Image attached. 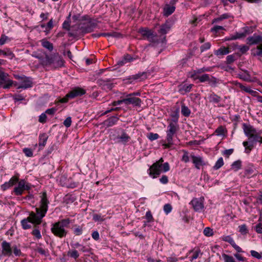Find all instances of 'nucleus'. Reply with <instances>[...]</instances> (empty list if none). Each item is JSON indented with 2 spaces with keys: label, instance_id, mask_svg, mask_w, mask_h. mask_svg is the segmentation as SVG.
<instances>
[{
  "label": "nucleus",
  "instance_id": "nucleus-55",
  "mask_svg": "<svg viewBox=\"0 0 262 262\" xmlns=\"http://www.w3.org/2000/svg\"><path fill=\"white\" fill-rule=\"evenodd\" d=\"M236 84V85L238 86L242 90L244 91L247 93H250V92H251V91L252 90L250 88L245 86L240 83L237 82Z\"/></svg>",
  "mask_w": 262,
  "mask_h": 262
},
{
  "label": "nucleus",
  "instance_id": "nucleus-15",
  "mask_svg": "<svg viewBox=\"0 0 262 262\" xmlns=\"http://www.w3.org/2000/svg\"><path fill=\"white\" fill-rule=\"evenodd\" d=\"M137 58L133 57L129 54H125L123 56L122 59L119 60L117 62V65H118L119 67H122L124 66L127 62H130L133 61L134 60L136 59Z\"/></svg>",
  "mask_w": 262,
  "mask_h": 262
},
{
  "label": "nucleus",
  "instance_id": "nucleus-6",
  "mask_svg": "<svg viewBox=\"0 0 262 262\" xmlns=\"http://www.w3.org/2000/svg\"><path fill=\"white\" fill-rule=\"evenodd\" d=\"M138 33L141 34L144 39H147L150 42L158 43L160 41L157 34L152 30L148 28H139Z\"/></svg>",
  "mask_w": 262,
  "mask_h": 262
},
{
  "label": "nucleus",
  "instance_id": "nucleus-28",
  "mask_svg": "<svg viewBox=\"0 0 262 262\" xmlns=\"http://www.w3.org/2000/svg\"><path fill=\"white\" fill-rule=\"evenodd\" d=\"M244 73L238 74V77L245 81H251V76L247 70L244 71Z\"/></svg>",
  "mask_w": 262,
  "mask_h": 262
},
{
  "label": "nucleus",
  "instance_id": "nucleus-2",
  "mask_svg": "<svg viewBox=\"0 0 262 262\" xmlns=\"http://www.w3.org/2000/svg\"><path fill=\"white\" fill-rule=\"evenodd\" d=\"M164 160L161 158L158 161L154 163L147 170L149 176L153 179L157 178L162 172L169 170L170 167L168 162L163 163Z\"/></svg>",
  "mask_w": 262,
  "mask_h": 262
},
{
  "label": "nucleus",
  "instance_id": "nucleus-20",
  "mask_svg": "<svg viewBox=\"0 0 262 262\" xmlns=\"http://www.w3.org/2000/svg\"><path fill=\"white\" fill-rule=\"evenodd\" d=\"M147 78V72H140L137 74L129 76V79L143 80Z\"/></svg>",
  "mask_w": 262,
  "mask_h": 262
},
{
  "label": "nucleus",
  "instance_id": "nucleus-32",
  "mask_svg": "<svg viewBox=\"0 0 262 262\" xmlns=\"http://www.w3.org/2000/svg\"><path fill=\"white\" fill-rule=\"evenodd\" d=\"M63 200L66 204H70L73 203L76 200V198L73 195L68 194L64 196Z\"/></svg>",
  "mask_w": 262,
  "mask_h": 262
},
{
  "label": "nucleus",
  "instance_id": "nucleus-56",
  "mask_svg": "<svg viewBox=\"0 0 262 262\" xmlns=\"http://www.w3.org/2000/svg\"><path fill=\"white\" fill-rule=\"evenodd\" d=\"M208 81L211 86H215L217 83V79L212 76L210 78V77L209 78V80Z\"/></svg>",
  "mask_w": 262,
  "mask_h": 262
},
{
  "label": "nucleus",
  "instance_id": "nucleus-48",
  "mask_svg": "<svg viewBox=\"0 0 262 262\" xmlns=\"http://www.w3.org/2000/svg\"><path fill=\"white\" fill-rule=\"evenodd\" d=\"M8 74L6 73L3 71L0 72V80L2 81L3 83L8 80Z\"/></svg>",
  "mask_w": 262,
  "mask_h": 262
},
{
  "label": "nucleus",
  "instance_id": "nucleus-30",
  "mask_svg": "<svg viewBox=\"0 0 262 262\" xmlns=\"http://www.w3.org/2000/svg\"><path fill=\"white\" fill-rule=\"evenodd\" d=\"M209 98V101L210 102H212V103H218L221 100V97L214 93L211 94L210 95Z\"/></svg>",
  "mask_w": 262,
  "mask_h": 262
},
{
  "label": "nucleus",
  "instance_id": "nucleus-19",
  "mask_svg": "<svg viewBox=\"0 0 262 262\" xmlns=\"http://www.w3.org/2000/svg\"><path fill=\"white\" fill-rule=\"evenodd\" d=\"M176 9L174 6H172L170 4H166L163 9V15L165 16H168L174 12Z\"/></svg>",
  "mask_w": 262,
  "mask_h": 262
},
{
  "label": "nucleus",
  "instance_id": "nucleus-34",
  "mask_svg": "<svg viewBox=\"0 0 262 262\" xmlns=\"http://www.w3.org/2000/svg\"><path fill=\"white\" fill-rule=\"evenodd\" d=\"M231 167L232 169H234L235 171L240 169L242 167V161L238 160L234 162L231 165Z\"/></svg>",
  "mask_w": 262,
  "mask_h": 262
},
{
  "label": "nucleus",
  "instance_id": "nucleus-31",
  "mask_svg": "<svg viewBox=\"0 0 262 262\" xmlns=\"http://www.w3.org/2000/svg\"><path fill=\"white\" fill-rule=\"evenodd\" d=\"M41 45L43 48L47 49L50 51H52L53 49V44L46 39L41 40Z\"/></svg>",
  "mask_w": 262,
  "mask_h": 262
},
{
  "label": "nucleus",
  "instance_id": "nucleus-46",
  "mask_svg": "<svg viewBox=\"0 0 262 262\" xmlns=\"http://www.w3.org/2000/svg\"><path fill=\"white\" fill-rule=\"evenodd\" d=\"M222 257L225 262H235L233 257L230 255L224 253L222 254Z\"/></svg>",
  "mask_w": 262,
  "mask_h": 262
},
{
  "label": "nucleus",
  "instance_id": "nucleus-24",
  "mask_svg": "<svg viewBox=\"0 0 262 262\" xmlns=\"http://www.w3.org/2000/svg\"><path fill=\"white\" fill-rule=\"evenodd\" d=\"M171 121L169 123L178 124L179 117V108H177L174 112L171 114Z\"/></svg>",
  "mask_w": 262,
  "mask_h": 262
},
{
  "label": "nucleus",
  "instance_id": "nucleus-13",
  "mask_svg": "<svg viewBox=\"0 0 262 262\" xmlns=\"http://www.w3.org/2000/svg\"><path fill=\"white\" fill-rule=\"evenodd\" d=\"M110 79L104 80L100 79L97 80V83L99 86H102V88L104 90L106 89L112 90L114 85L113 83H110Z\"/></svg>",
  "mask_w": 262,
  "mask_h": 262
},
{
  "label": "nucleus",
  "instance_id": "nucleus-9",
  "mask_svg": "<svg viewBox=\"0 0 262 262\" xmlns=\"http://www.w3.org/2000/svg\"><path fill=\"white\" fill-rule=\"evenodd\" d=\"M142 100L139 98L134 96H129V94L127 95L126 98H125V104L126 105L132 104L134 106L140 107Z\"/></svg>",
  "mask_w": 262,
  "mask_h": 262
},
{
  "label": "nucleus",
  "instance_id": "nucleus-39",
  "mask_svg": "<svg viewBox=\"0 0 262 262\" xmlns=\"http://www.w3.org/2000/svg\"><path fill=\"white\" fill-rule=\"evenodd\" d=\"M75 228L74 229L73 232L76 235H80L82 234L83 231V227L79 225H75Z\"/></svg>",
  "mask_w": 262,
  "mask_h": 262
},
{
  "label": "nucleus",
  "instance_id": "nucleus-17",
  "mask_svg": "<svg viewBox=\"0 0 262 262\" xmlns=\"http://www.w3.org/2000/svg\"><path fill=\"white\" fill-rule=\"evenodd\" d=\"M248 42L249 45H256L259 42H262V37L260 35L254 34L252 36L247 38Z\"/></svg>",
  "mask_w": 262,
  "mask_h": 262
},
{
  "label": "nucleus",
  "instance_id": "nucleus-11",
  "mask_svg": "<svg viewBox=\"0 0 262 262\" xmlns=\"http://www.w3.org/2000/svg\"><path fill=\"white\" fill-rule=\"evenodd\" d=\"M190 157L192 163L194 164L195 167L197 169H200L201 166L206 165V163L203 160V158L200 156H196L195 155H191Z\"/></svg>",
  "mask_w": 262,
  "mask_h": 262
},
{
  "label": "nucleus",
  "instance_id": "nucleus-59",
  "mask_svg": "<svg viewBox=\"0 0 262 262\" xmlns=\"http://www.w3.org/2000/svg\"><path fill=\"white\" fill-rule=\"evenodd\" d=\"M71 123H72V119H71V117H67L65 120L63 121V125L66 127H69L71 125Z\"/></svg>",
  "mask_w": 262,
  "mask_h": 262
},
{
  "label": "nucleus",
  "instance_id": "nucleus-21",
  "mask_svg": "<svg viewBox=\"0 0 262 262\" xmlns=\"http://www.w3.org/2000/svg\"><path fill=\"white\" fill-rule=\"evenodd\" d=\"M117 139L118 140V142L122 143L125 144L129 141L130 137L124 132V130H123L121 135L117 136Z\"/></svg>",
  "mask_w": 262,
  "mask_h": 262
},
{
  "label": "nucleus",
  "instance_id": "nucleus-61",
  "mask_svg": "<svg viewBox=\"0 0 262 262\" xmlns=\"http://www.w3.org/2000/svg\"><path fill=\"white\" fill-rule=\"evenodd\" d=\"M32 234L34 235L37 239H40L41 237L40 231L37 229H34L32 232Z\"/></svg>",
  "mask_w": 262,
  "mask_h": 262
},
{
  "label": "nucleus",
  "instance_id": "nucleus-45",
  "mask_svg": "<svg viewBox=\"0 0 262 262\" xmlns=\"http://www.w3.org/2000/svg\"><path fill=\"white\" fill-rule=\"evenodd\" d=\"M67 255L71 257L74 258L75 259H76L79 256L78 251L76 250L68 251Z\"/></svg>",
  "mask_w": 262,
  "mask_h": 262
},
{
  "label": "nucleus",
  "instance_id": "nucleus-25",
  "mask_svg": "<svg viewBox=\"0 0 262 262\" xmlns=\"http://www.w3.org/2000/svg\"><path fill=\"white\" fill-rule=\"evenodd\" d=\"M229 53V49L225 47H221L214 52V54L217 56L226 55Z\"/></svg>",
  "mask_w": 262,
  "mask_h": 262
},
{
  "label": "nucleus",
  "instance_id": "nucleus-26",
  "mask_svg": "<svg viewBox=\"0 0 262 262\" xmlns=\"http://www.w3.org/2000/svg\"><path fill=\"white\" fill-rule=\"evenodd\" d=\"M171 26L168 24H164L161 25L160 30H159V33L162 34H166L170 30Z\"/></svg>",
  "mask_w": 262,
  "mask_h": 262
},
{
  "label": "nucleus",
  "instance_id": "nucleus-50",
  "mask_svg": "<svg viewBox=\"0 0 262 262\" xmlns=\"http://www.w3.org/2000/svg\"><path fill=\"white\" fill-rule=\"evenodd\" d=\"M222 240L223 241L229 243L231 245H232V244H234L235 242L233 238L229 235L222 237Z\"/></svg>",
  "mask_w": 262,
  "mask_h": 262
},
{
  "label": "nucleus",
  "instance_id": "nucleus-10",
  "mask_svg": "<svg viewBox=\"0 0 262 262\" xmlns=\"http://www.w3.org/2000/svg\"><path fill=\"white\" fill-rule=\"evenodd\" d=\"M85 94V91L79 87L75 88L67 94V97L73 99L78 96H81Z\"/></svg>",
  "mask_w": 262,
  "mask_h": 262
},
{
  "label": "nucleus",
  "instance_id": "nucleus-22",
  "mask_svg": "<svg viewBox=\"0 0 262 262\" xmlns=\"http://www.w3.org/2000/svg\"><path fill=\"white\" fill-rule=\"evenodd\" d=\"M243 144L245 147V152L247 154H249L254 146L253 141L251 139L249 140V142L244 141Z\"/></svg>",
  "mask_w": 262,
  "mask_h": 262
},
{
  "label": "nucleus",
  "instance_id": "nucleus-8",
  "mask_svg": "<svg viewBox=\"0 0 262 262\" xmlns=\"http://www.w3.org/2000/svg\"><path fill=\"white\" fill-rule=\"evenodd\" d=\"M243 129L246 136L249 137V140L253 139L256 134V130L252 126L247 125L246 123L243 124Z\"/></svg>",
  "mask_w": 262,
  "mask_h": 262
},
{
  "label": "nucleus",
  "instance_id": "nucleus-40",
  "mask_svg": "<svg viewBox=\"0 0 262 262\" xmlns=\"http://www.w3.org/2000/svg\"><path fill=\"white\" fill-rule=\"evenodd\" d=\"M229 17H230V15L228 14L225 13V14L221 15L220 17L214 18L213 20L212 23H214L219 22L223 19H227V18H229Z\"/></svg>",
  "mask_w": 262,
  "mask_h": 262
},
{
  "label": "nucleus",
  "instance_id": "nucleus-3",
  "mask_svg": "<svg viewBox=\"0 0 262 262\" xmlns=\"http://www.w3.org/2000/svg\"><path fill=\"white\" fill-rule=\"evenodd\" d=\"M70 224V220L69 219H65L61 220L52 224L51 229V232L54 235L62 238L65 237L67 234V231L64 228L68 227Z\"/></svg>",
  "mask_w": 262,
  "mask_h": 262
},
{
  "label": "nucleus",
  "instance_id": "nucleus-38",
  "mask_svg": "<svg viewBox=\"0 0 262 262\" xmlns=\"http://www.w3.org/2000/svg\"><path fill=\"white\" fill-rule=\"evenodd\" d=\"M145 218L146 219V222H144V226L146 225V223L152 222L154 221V219L152 217V214L150 211H148L146 213Z\"/></svg>",
  "mask_w": 262,
  "mask_h": 262
},
{
  "label": "nucleus",
  "instance_id": "nucleus-53",
  "mask_svg": "<svg viewBox=\"0 0 262 262\" xmlns=\"http://www.w3.org/2000/svg\"><path fill=\"white\" fill-rule=\"evenodd\" d=\"M254 172L253 166H248L245 170V176H249L251 175Z\"/></svg>",
  "mask_w": 262,
  "mask_h": 262
},
{
  "label": "nucleus",
  "instance_id": "nucleus-60",
  "mask_svg": "<svg viewBox=\"0 0 262 262\" xmlns=\"http://www.w3.org/2000/svg\"><path fill=\"white\" fill-rule=\"evenodd\" d=\"M24 190L23 188L18 186L15 187L14 189V192L16 195H21Z\"/></svg>",
  "mask_w": 262,
  "mask_h": 262
},
{
  "label": "nucleus",
  "instance_id": "nucleus-64",
  "mask_svg": "<svg viewBox=\"0 0 262 262\" xmlns=\"http://www.w3.org/2000/svg\"><path fill=\"white\" fill-rule=\"evenodd\" d=\"M243 30L244 32L243 33L245 34V36H246L247 34H250L253 32L252 28L248 26L244 27Z\"/></svg>",
  "mask_w": 262,
  "mask_h": 262
},
{
  "label": "nucleus",
  "instance_id": "nucleus-1",
  "mask_svg": "<svg viewBox=\"0 0 262 262\" xmlns=\"http://www.w3.org/2000/svg\"><path fill=\"white\" fill-rule=\"evenodd\" d=\"M39 208H35L36 212H30L28 217L21 221V225L24 229L26 230L31 228V224L37 225L41 224L42 218L45 216L48 211V204H49L46 191L42 193Z\"/></svg>",
  "mask_w": 262,
  "mask_h": 262
},
{
  "label": "nucleus",
  "instance_id": "nucleus-35",
  "mask_svg": "<svg viewBox=\"0 0 262 262\" xmlns=\"http://www.w3.org/2000/svg\"><path fill=\"white\" fill-rule=\"evenodd\" d=\"M181 113L185 117H188L190 114V110L184 104L182 105Z\"/></svg>",
  "mask_w": 262,
  "mask_h": 262
},
{
  "label": "nucleus",
  "instance_id": "nucleus-62",
  "mask_svg": "<svg viewBox=\"0 0 262 262\" xmlns=\"http://www.w3.org/2000/svg\"><path fill=\"white\" fill-rule=\"evenodd\" d=\"M172 210L171 205L169 204H166L164 206V211L166 213L168 214L171 212Z\"/></svg>",
  "mask_w": 262,
  "mask_h": 262
},
{
  "label": "nucleus",
  "instance_id": "nucleus-4",
  "mask_svg": "<svg viewBox=\"0 0 262 262\" xmlns=\"http://www.w3.org/2000/svg\"><path fill=\"white\" fill-rule=\"evenodd\" d=\"M97 24L94 21H90L86 24H84L82 26H79L77 27V29L73 30L75 28L74 26H72L71 28L72 30L69 32L68 35L70 37H73L76 38L78 36V33L77 31L79 29L82 34H86L88 33L92 32L97 27Z\"/></svg>",
  "mask_w": 262,
  "mask_h": 262
},
{
  "label": "nucleus",
  "instance_id": "nucleus-33",
  "mask_svg": "<svg viewBox=\"0 0 262 262\" xmlns=\"http://www.w3.org/2000/svg\"><path fill=\"white\" fill-rule=\"evenodd\" d=\"M208 69L205 68H201L196 70H194L192 72V74L190 76L191 78H194L196 76H198L197 74H201L202 73H203L205 71H208Z\"/></svg>",
  "mask_w": 262,
  "mask_h": 262
},
{
  "label": "nucleus",
  "instance_id": "nucleus-36",
  "mask_svg": "<svg viewBox=\"0 0 262 262\" xmlns=\"http://www.w3.org/2000/svg\"><path fill=\"white\" fill-rule=\"evenodd\" d=\"M209 76L207 74H203L201 76H196L193 78L194 80L199 79L201 82L208 81L209 80Z\"/></svg>",
  "mask_w": 262,
  "mask_h": 262
},
{
  "label": "nucleus",
  "instance_id": "nucleus-47",
  "mask_svg": "<svg viewBox=\"0 0 262 262\" xmlns=\"http://www.w3.org/2000/svg\"><path fill=\"white\" fill-rule=\"evenodd\" d=\"M147 137L150 141H154L158 139L159 135L157 133H149Z\"/></svg>",
  "mask_w": 262,
  "mask_h": 262
},
{
  "label": "nucleus",
  "instance_id": "nucleus-58",
  "mask_svg": "<svg viewBox=\"0 0 262 262\" xmlns=\"http://www.w3.org/2000/svg\"><path fill=\"white\" fill-rule=\"evenodd\" d=\"M235 61L234 56L233 55H229L226 57V63L229 64L233 63Z\"/></svg>",
  "mask_w": 262,
  "mask_h": 262
},
{
  "label": "nucleus",
  "instance_id": "nucleus-63",
  "mask_svg": "<svg viewBox=\"0 0 262 262\" xmlns=\"http://www.w3.org/2000/svg\"><path fill=\"white\" fill-rule=\"evenodd\" d=\"M93 219L95 222H102L104 221V219L101 216V215L98 214H94L93 215Z\"/></svg>",
  "mask_w": 262,
  "mask_h": 262
},
{
  "label": "nucleus",
  "instance_id": "nucleus-41",
  "mask_svg": "<svg viewBox=\"0 0 262 262\" xmlns=\"http://www.w3.org/2000/svg\"><path fill=\"white\" fill-rule=\"evenodd\" d=\"M203 233L207 237H210L213 235V229L210 227H206L203 230Z\"/></svg>",
  "mask_w": 262,
  "mask_h": 262
},
{
  "label": "nucleus",
  "instance_id": "nucleus-49",
  "mask_svg": "<svg viewBox=\"0 0 262 262\" xmlns=\"http://www.w3.org/2000/svg\"><path fill=\"white\" fill-rule=\"evenodd\" d=\"M23 152L28 157H32L33 156V151L31 148H25L23 149Z\"/></svg>",
  "mask_w": 262,
  "mask_h": 262
},
{
  "label": "nucleus",
  "instance_id": "nucleus-27",
  "mask_svg": "<svg viewBox=\"0 0 262 262\" xmlns=\"http://www.w3.org/2000/svg\"><path fill=\"white\" fill-rule=\"evenodd\" d=\"M56 59L55 63L53 64L54 67L56 68L62 67L64 64V61L62 58L57 54L56 55Z\"/></svg>",
  "mask_w": 262,
  "mask_h": 262
},
{
  "label": "nucleus",
  "instance_id": "nucleus-44",
  "mask_svg": "<svg viewBox=\"0 0 262 262\" xmlns=\"http://www.w3.org/2000/svg\"><path fill=\"white\" fill-rule=\"evenodd\" d=\"M226 129L223 126H220L218 127L215 132L217 136H225V131Z\"/></svg>",
  "mask_w": 262,
  "mask_h": 262
},
{
  "label": "nucleus",
  "instance_id": "nucleus-43",
  "mask_svg": "<svg viewBox=\"0 0 262 262\" xmlns=\"http://www.w3.org/2000/svg\"><path fill=\"white\" fill-rule=\"evenodd\" d=\"M0 51H2L0 55L3 54L4 56H9L11 58L14 57V54L8 49H6V51L0 49Z\"/></svg>",
  "mask_w": 262,
  "mask_h": 262
},
{
  "label": "nucleus",
  "instance_id": "nucleus-12",
  "mask_svg": "<svg viewBox=\"0 0 262 262\" xmlns=\"http://www.w3.org/2000/svg\"><path fill=\"white\" fill-rule=\"evenodd\" d=\"M20 85L17 89H28L31 88L33 85V82L31 78L25 76V77L20 81Z\"/></svg>",
  "mask_w": 262,
  "mask_h": 262
},
{
  "label": "nucleus",
  "instance_id": "nucleus-18",
  "mask_svg": "<svg viewBox=\"0 0 262 262\" xmlns=\"http://www.w3.org/2000/svg\"><path fill=\"white\" fill-rule=\"evenodd\" d=\"M119 118L117 116H112L106 120H105L103 124L107 127H109L116 124L119 120Z\"/></svg>",
  "mask_w": 262,
  "mask_h": 262
},
{
  "label": "nucleus",
  "instance_id": "nucleus-14",
  "mask_svg": "<svg viewBox=\"0 0 262 262\" xmlns=\"http://www.w3.org/2000/svg\"><path fill=\"white\" fill-rule=\"evenodd\" d=\"M191 204L195 211H200L204 208L203 202L197 198L192 199Z\"/></svg>",
  "mask_w": 262,
  "mask_h": 262
},
{
  "label": "nucleus",
  "instance_id": "nucleus-51",
  "mask_svg": "<svg viewBox=\"0 0 262 262\" xmlns=\"http://www.w3.org/2000/svg\"><path fill=\"white\" fill-rule=\"evenodd\" d=\"M18 182V178L16 176L12 177L8 182L10 185L12 187Z\"/></svg>",
  "mask_w": 262,
  "mask_h": 262
},
{
  "label": "nucleus",
  "instance_id": "nucleus-37",
  "mask_svg": "<svg viewBox=\"0 0 262 262\" xmlns=\"http://www.w3.org/2000/svg\"><path fill=\"white\" fill-rule=\"evenodd\" d=\"M223 165H224L223 159V158L221 157L216 162V163L213 168L214 170H217L219 168H220Z\"/></svg>",
  "mask_w": 262,
  "mask_h": 262
},
{
  "label": "nucleus",
  "instance_id": "nucleus-23",
  "mask_svg": "<svg viewBox=\"0 0 262 262\" xmlns=\"http://www.w3.org/2000/svg\"><path fill=\"white\" fill-rule=\"evenodd\" d=\"M48 136L46 133L41 134L39 137L38 145L39 147H44L46 144Z\"/></svg>",
  "mask_w": 262,
  "mask_h": 262
},
{
  "label": "nucleus",
  "instance_id": "nucleus-42",
  "mask_svg": "<svg viewBox=\"0 0 262 262\" xmlns=\"http://www.w3.org/2000/svg\"><path fill=\"white\" fill-rule=\"evenodd\" d=\"M239 232L242 235H245L248 233V229L245 224H243L239 226Z\"/></svg>",
  "mask_w": 262,
  "mask_h": 262
},
{
  "label": "nucleus",
  "instance_id": "nucleus-57",
  "mask_svg": "<svg viewBox=\"0 0 262 262\" xmlns=\"http://www.w3.org/2000/svg\"><path fill=\"white\" fill-rule=\"evenodd\" d=\"M4 82L6 83V84H5L3 86L2 85L3 88L4 89H9L10 88V86H12V85L13 84V81L9 79Z\"/></svg>",
  "mask_w": 262,
  "mask_h": 262
},
{
  "label": "nucleus",
  "instance_id": "nucleus-16",
  "mask_svg": "<svg viewBox=\"0 0 262 262\" xmlns=\"http://www.w3.org/2000/svg\"><path fill=\"white\" fill-rule=\"evenodd\" d=\"M56 54L49 56L46 55L44 59H42V64L45 66L51 65L54 64L55 60H56Z\"/></svg>",
  "mask_w": 262,
  "mask_h": 262
},
{
  "label": "nucleus",
  "instance_id": "nucleus-52",
  "mask_svg": "<svg viewBox=\"0 0 262 262\" xmlns=\"http://www.w3.org/2000/svg\"><path fill=\"white\" fill-rule=\"evenodd\" d=\"M250 253H251V255L255 257V258H256L258 259H261L262 258V255L261 253H258V252L256 251H254V250H251L250 251Z\"/></svg>",
  "mask_w": 262,
  "mask_h": 262
},
{
  "label": "nucleus",
  "instance_id": "nucleus-7",
  "mask_svg": "<svg viewBox=\"0 0 262 262\" xmlns=\"http://www.w3.org/2000/svg\"><path fill=\"white\" fill-rule=\"evenodd\" d=\"M179 129L178 124L169 123L166 130V140L167 144L164 145L166 148H169L173 145V138L177 134Z\"/></svg>",
  "mask_w": 262,
  "mask_h": 262
},
{
  "label": "nucleus",
  "instance_id": "nucleus-29",
  "mask_svg": "<svg viewBox=\"0 0 262 262\" xmlns=\"http://www.w3.org/2000/svg\"><path fill=\"white\" fill-rule=\"evenodd\" d=\"M246 37L245 34L242 33L236 32L235 35H232L230 37H226L225 40H235Z\"/></svg>",
  "mask_w": 262,
  "mask_h": 262
},
{
  "label": "nucleus",
  "instance_id": "nucleus-5",
  "mask_svg": "<svg viewBox=\"0 0 262 262\" xmlns=\"http://www.w3.org/2000/svg\"><path fill=\"white\" fill-rule=\"evenodd\" d=\"M2 254L4 256H11L13 253L15 256L21 255V251L17 245H11L10 243L4 241L2 243Z\"/></svg>",
  "mask_w": 262,
  "mask_h": 262
},
{
  "label": "nucleus",
  "instance_id": "nucleus-54",
  "mask_svg": "<svg viewBox=\"0 0 262 262\" xmlns=\"http://www.w3.org/2000/svg\"><path fill=\"white\" fill-rule=\"evenodd\" d=\"M211 47V44L210 42H206L204 45H202L200 47V50L201 52H203L204 51L206 50H208Z\"/></svg>",
  "mask_w": 262,
  "mask_h": 262
}]
</instances>
